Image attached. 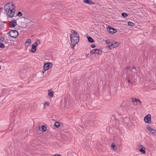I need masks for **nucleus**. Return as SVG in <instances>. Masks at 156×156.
<instances>
[{"mask_svg":"<svg viewBox=\"0 0 156 156\" xmlns=\"http://www.w3.org/2000/svg\"><path fill=\"white\" fill-rule=\"evenodd\" d=\"M71 32L72 34H70V37L71 40L70 45L72 48H73L79 41V35L75 30H72Z\"/></svg>","mask_w":156,"mask_h":156,"instance_id":"obj_1","label":"nucleus"},{"mask_svg":"<svg viewBox=\"0 0 156 156\" xmlns=\"http://www.w3.org/2000/svg\"><path fill=\"white\" fill-rule=\"evenodd\" d=\"M94 115H92L91 113H88L85 115L83 116L81 118L82 122L86 124L90 119H94L96 118Z\"/></svg>","mask_w":156,"mask_h":156,"instance_id":"obj_2","label":"nucleus"},{"mask_svg":"<svg viewBox=\"0 0 156 156\" xmlns=\"http://www.w3.org/2000/svg\"><path fill=\"white\" fill-rule=\"evenodd\" d=\"M4 8L6 14L9 17L12 18L13 17L15 12V10L10 9V8H9L7 5H5Z\"/></svg>","mask_w":156,"mask_h":156,"instance_id":"obj_3","label":"nucleus"},{"mask_svg":"<svg viewBox=\"0 0 156 156\" xmlns=\"http://www.w3.org/2000/svg\"><path fill=\"white\" fill-rule=\"evenodd\" d=\"M102 54V51L98 49H93L90 51V54L91 55L97 54L99 55H101Z\"/></svg>","mask_w":156,"mask_h":156,"instance_id":"obj_4","label":"nucleus"},{"mask_svg":"<svg viewBox=\"0 0 156 156\" xmlns=\"http://www.w3.org/2000/svg\"><path fill=\"white\" fill-rule=\"evenodd\" d=\"M144 120L146 123L151 124L152 122L151 115L149 114L145 116Z\"/></svg>","mask_w":156,"mask_h":156,"instance_id":"obj_5","label":"nucleus"},{"mask_svg":"<svg viewBox=\"0 0 156 156\" xmlns=\"http://www.w3.org/2000/svg\"><path fill=\"white\" fill-rule=\"evenodd\" d=\"M12 33L11 35L10 34V37L16 38L18 36L19 33L16 30H11Z\"/></svg>","mask_w":156,"mask_h":156,"instance_id":"obj_6","label":"nucleus"},{"mask_svg":"<svg viewBox=\"0 0 156 156\" xmlns=\"http://www.w3.org/2000/svg\"><path fill=\"white\" fill-rule=\"evenodd\" d=\"M52 65V64L51 62H47L45 63L44 66V69L46 71L51 68Z\"/></svg>","mask_w":156,"mask_h":156,"instance_id":"obj_7","label":"nucleus"},{"mask_svg":"<svg viewBox=\"0 0 156 156\" xmlns=\"http://www.w3.org/2000/svg\"><path fill=\"white\" fill-rule=\"evenodd\" d=\"M107 31L110 33L113 34L117 32V30L113 27H111L110 26H107Z\"/></svg>","mask_w":156,"mask_h":156,"instance_id":"obj_8","label":"nucleus"},{"mask_svg":"<svg viewBox=\"0 0 156 156\" xmlns=\"http://www.w3.org/2000/svg\"><path fill=\"white\" fill-rule=\"evenodd\" d=\"M9 27L11 28H14L17 25L16 20H14L9 22Z\"/></svg>","mask_w":156,"mask_h":156,"instance_id":"obj_9","label":"nucleus"},{"mask_svg":"<svg viewBox=\"0 0 156 156\" xmlns=\"http://www.w3.org/2000/svg\"><path fill=\"white\" fill-rule=\"evenodd\" d=\"M14 3L12 2H9L8 3L6 4L5 5H7V6L8 7L10 8V9L16 11L15 8L16 7L14 5Z\"/></svg>","mask_w":156,"mask_h":156,"instance_id":"obj_10","label":"nucleus"},{"mask_svg":"<svg viewBox=\"0 0 156 156\" xmlns=\"http://www.w3.org/2000/svg\"><path fill=\"white\" fill-rule=\"evenodd\" d=\"M146 128L150 132V133L154 136L156 135V133L155 130L151 128L149 126L147 125Z\"/></svg>","mask_w":156,"mask_h":156,"instance_id":"obj_11","label":"nucleus"},{"mask_svg":"<svg viewBox=\"0 0 156 156\" xmlns=\"http://www.w3.org/2000/svg\"><path fill=\"white\" fill-rule=\"evenodd\" d=\"M83 144L87 147H89L91 145V143L90 140L87 139H86L83 141Z\"/></svg>","mask_w":156,"mask_h":156,"instance_id":"obj_12","label":"nucleus"},{"mask_svg":"<svg viewBox=\"0 0 156 156\" xmlns=\"http://www.w3.org/2000/svg\"><path fill=\"white\" fill-rule=\"evenodd\" d=\"M94 119H90L89 120V121L86 124H85V126L87 127L88 126H93L94 125Z\"/></svg>","mask_w":156,"mask_h":156,"instance_id":"obj_13","label":"nucleus"},{"mask_svg":"<svg viewBox=\"0 0 156 156\" xmlns=\"http://www.w3.org/2000/svg\"><path fill=\"white\" fill-rule=\"evenodd\" d=\"M140 147H141L140 148H139V151L141 153L143 154H144L145 153V148L144 147H143L141 145H140L139 146Z\"/></svg>","mask_w":156,"mask_h":156,"instance_id":"obj_14","label":"nucleus"},{"mask_svg":"<svg viewBox=\"0 0 156 156\" xmlns=\"http://www.w3.org/2000/svg\"><path fill=\"white\" fill-rule=\"evenodd\" d=\"M47 129V127L45 125H43L41 127H39V129L43 132L45 131Z\"/></svg>","mask_w":156,"mask_h":156,"instance_id":"obj_15","label":"nucleus"},{"mask_svg":"<svg viewBox=\"0 0 156 156\" xmlns=\"http://www.w3.org/2000/svg\"><path fill=\"white\" fill-rule=\"evenodd\" d=\"M120 44V43L115 41L114 43H112L111 44V45L112 46V48H115L116 47H117L119 46Z\"/></svg>","mask_w":156,"mask_h":156,"instance_id":"obj_16","label":"nucleus"},{"mask_svg":"<svg viewBox=\"0 0 156 156\" xmlns=\"http://www.w3.org/2000/svg\"><path fill=\"white\" fill-rule=\"evenodd\" d=\"M37 46L34 44H33L32 45V49L30 50V51L32 52H34L36 50Z\"/></svg>","mask_w":156,"mask_h":156,"instance_id":"obj_17","label":"nucleus"},{"mask_svg":"<svg viewBox=\"0 0 156 156\" xmlns=\"http://www.w3.org/2000/svg\"><path fill=\"white\" fill-rule=\"evenodd\" d=\"M48 95L50 97H52L54 95V92L53 90L51 89L50 90H48Z\"/></svg>","mask_w":156,"mask_h":156,"instance_id":"obj_18","label":"nucleus"},{"mask_svg":"<svg viewBox=\"0 0 156 156\" xmlns=\"http://www.w3.org/2000/svg\"><path fill=\"white\" fill-rule=\"evenodd\" d=\"M83 2L85 3L93 4H94V2L91 0H84Z\"/></svg>","mask_w":156,"mask_h":156,"instance_id":"obj_19","label":"nucleus"},{"mask_svg":"<svg viewBox=\"0 0 156 156\" xmlns=\"http://www.w3.org/2000/svg\"><path fill=\"white\" fill-rule=\"evenodd\" d=\"M31 41L30 39H28L25 42V45L27 47L29 46L30 45V44L31 43Z\"/></svg>","mask_w":156,"mask_h":156,"instance_id":"obj_20","label":"nucleus"},{"mask_svg":"<svg viewBox=\"0 0 156 156\" xmlns=\"http://www.w3.org/2000/svg\"><path fill=\"white\" fill-rule=\"evenodd\" d=\"M87 38L88 41L89 42L93 43L94 42V39L91 37L88 36V37H87Z\"/></svg>","mask_w":156,"mask_h":156,"instance_id":"obj_21","label":"nucleus"},{"mask_svg":"<svg viewBox=\"0 0 156 156\" xmlns=\"http://www.w3.org/2000/svg\"><path fill=\"white\" fill-rule=\"evenodd\" d=\"M62 124L60 122H57L55 123L54 125L56 128H58L61 126Z\"/></svg>","mask_w":156,"mask_h":156,"instance_id":"obj_22","label":"nucleus"},{"mask_svg":"<svg viewBox=\"0 0 156 156\" xmlns=\"http://www.w3.org/2000/svg\"><path fill=\"white\" fill-rule=\"evenodd\" d=\"M111 147L112 148L114 151H116L117 149V148L115 146V145L112 143L111 145Z\"/></svg>","mask_w":156,"mask_h":156,"instance_id":"obj_23","label":"nucleus"},{"mask_svg":"<svg viewBox=\"0 0 156 156\" xmlns=\"http://www.w3.org/2000/svg\"><path fill=\"white\" fill-rule=\"evenodd\" d=\"M122 140V139L121 138H119L117 139V142L118 143V144L119 145H121L122 144L121 142Z\"/></svg>","mask_w":156,"mask_h":156,"instance_id":"obj_24","label":"nucleus"},{"mask_svg":"<svg viewBox=\"0 0 156 156\" xmlns=\"http://www.w3.org/2000/svg\"><path fill=\"white\" fill-rule=\"evenodd\" d=\"M131 98L132 100V101L133 102V104L134 105H135V102H136V101H138V99L136 98Z\"/></svg>","mask_w":156,"mask_h":156,"instance_id":"obj_25","label":"nucleus"},{"mask_svg":"<svg viewBox=\"0 0 156 156\" xmlns=\"http://www.w3.org/2000/svg\"><path fill=\"white\" fill-rule=\"evenodd\" d=\"M121 15L123 17H126L128 16V14L126 13L123 12L122 13Z\"/></svg>","mask_w":156,"mask_h":156,"instance_id":"obj_26","label":"nucleus"},{"mask_svg":"<svg viewBox=\"0 0 156 156\" xmlns=\"http://www.w3.org/2000/svg\"><path fill=\"white\" fill-rule=\"evenodd\" d=\"M128 24L129 26H133V25H134V23L130 21L128 22Z\"/></svg>","mask_w":156,"mask_h":156,"instance_id":"obj_27","label":"nucleus"},{"mask_svg":"<svg viewBox=\"0 0 156 156\" xmlns=\"http://www.w3.org/2000/svg\"><path fill=\"white\" fill-rule=\"evenodd\" d=\"M138 101H136V103L135 104V105H140L142 103V102L141 101H140L138 99Z\"/></svg>","mask_w":156,"mask_h":156,"instance_id":"obj_28","label":"nucleus"},{"mask_svg":"<svg viewBox=\"0 0 156 156\" xmlns=\"http://www.w3.org/2000/svg\"><path fill=\"white\" fill-rule=\"evenodd\" d=\"M5 47V45L3 43H2L0 42V48H4Z\"/></svg>","mask_w":156,"mask_h":156,"instance_id":"obj_29","label":"nucleus"},{"mask_svg":"<svg viewBox=\"0 0 156 156\" xmlns=\"http://www.w3.org/2000/svg\"><path fill=\"white\" fill-rule=\"evenodd\" d=\"M22 15V13L20 12L19 11L17 14L16 16L20 17Z\"/></svg>","mask_w":156,"mask_h":156,"instance_id":"obj_30","label":"nucleus"},{"mask_svg":"<svg viewBox=\"0 0 156 156\" xmlns=\"http://www.w3.org/2000/svg\"><path fill=\"white\" fill-rule=\"evenodd\" d=\"M49 102L48 101H45L44 104V107L46 106V105H47V106H49Z\"/></svg>","mask_w":156,"mask_h":156,"instance_id":"obj_31","label":"nucleus"},{"mask_svg":"<svg viewBox=\"0 0 156 156\" xmlns=\"http://www.w3.org/2000/svg\"><path fill=\"white\" fill-rule=\"evenodd\" d=\"M56 5H57L55 4L51 5V8L52 9H55L56 8Z\"/></svg>","mask_w":156,"mask_h":156,"instance_id":"obj_32","label":"nucleus"},{"mask_svg":"<svg viewBox=\"0 0 156 156\" xmlns=\"http://www.w3.org/2000/svg\"><path fill=\"white\" fill-rule=\"evenodd\" d=\"M5 39V38L4 37L1 36L0 37V41L1 42H3L4 41V40Z\"/></svg>","mask_w":156,"mask_h":156,"instance_id":"obj_33","label":"nucleus"},{"mask_svg":"<svg viewBox=\"0 0 156 156\" xmlns=\"http://www.w3.org/2000/svg\"><path fill=\"white\" fill-rule=\"evenodd\" d=\"M12 33V31H11V30L9 31L7 33V34L9 35V36H10V34H11Z\"/></svg>","mask_w":156,"mask_h":156,"instance_id":"obj_34","label":"nucleus"},{"mask_svg":"<svg viewBox=\"0 0 156 156\" xmlns=\"http://www.w3.org/2000/svg\"><path fill=\"white\" fill-rule=\"evenodd\" d=\"M90 46L92 48H94L96 47V45L94 44H91V45Z\"/></svg>","mask_w":156,"mask_h":156,"instance_id":"obj_35","label":"nucleus"},{"mask_svg":"<svg viewBox=\"0 0 156 156\" xmlns=\"http://www.w3.org/2000/svg\"><path fill=\"white\" fill-rule=\"evenodd\" d=\"M105 41V42L107 44H110L111 43V42L110 41L108 40H107Z\"/></svg>","mask_w":156,"mask_h":156,"instance_id":"obj_36","label":"nucleus"},{"mask_svg":"<svg viewBox=\"0 0 156 156\" xmlns=\"http://www.w3.org/2000/svg\"><path fill=\"white\" fill-rule=\"evenodd\" d=\"M36 42L38 44H40V41L39 40H37Z\"/></svg>","mask_w":156,"mask_h":156,"instance_id":"obj_37","label":"nucleus"},{"mask_svg":"<svg viewBox=\"0 0 156 156\" xmlns=\"http://www.w3.org/2000/svg\"><path fill=\"white\" fill-rule=\"evenodd\" d=\"M108 47L110 49H112V46L111 45V44L110 45H108Z\"/></svg>","mask_w":156,"mask_h":156,"instance_id":"obj_38","label":"nucleus"},{"mask_svg":"<svg viewBox=\"0 0 156 156\" xmlns=\"http://www.w3.org/2000/svg\"><path fill=\"white\" fill-rule=\"evenodd\" d=\"M33 44L35 45L36 46H37L38 45V44H37V42H34Z\"/></svg>","mask_w":156,"mask_h":156,"instance_id":"obj_39","label":"nucleus"},{"mask_svg":"<svg viewBox=\"0 0 156 156\" xmlns=\"http://www.w3.org/2000/svg\"><path fill=\"white\" fill-rule=\"evenodd\" d=\"M53 156H61L60 154H55V155H53Z\"/></svg>","mask_w":156,"mask_h":156,"instance_id":"obj_40","label":"nucleus"},{"mask_svg":"<svg viewBox=\"0 0 156 156\" xmlns=\"http://www.w3.org/2000/svg\"><path fill=\"white\" fill-rule=\"evenodd\" d=\"M127 82L128 83H130V80L129 79V77H128V78Z\"/></svg>","mask_w":156,"mask_h":156,"instance_id":"obj_41","label":"nucleus"},{"mask_svg":"<svg viewBox=\"0 0 156 156\" xmlns=\"http://www.w3.org/2000/svg\"><path fill=\"white\" fill-rule=\"evenodd\" d=\"M130 69V67H129L128 66H127V67H126V69Z\"/></svg>","mask_w":156,"mask_h":156,"instance_id":"obj_42","label":"nucleus"},{"mask_svg":"<svg viewBox=\"0 0 156 156\" xmlns=\"http://www.w3.org/2000/svg\"><path fill=\"white\" fill-rule=\"evenodd\" d=\"M133 69H135V70L136 71V68L135 67H133Z\"/></svg>","mask_w":156,"mask_h":156,"instance_id":"obj_43","label":"nucleus"},{"mask_svg":"<svg viewBox=\"0 0 156 156\" xmlns=\"http://www.w3.org/2000/svg\"><path fill=\"white\" fill-rule=\"evenodd\" d=\"M1 66H0V69H1Z\"/></svg>","mask_w":156,"mask_h":156,"instance_id":"obj_44","label":"nucleus"},{"mask_svg":"<svg viewBox=\"0 0 156 156\" xmlns=\"http://www.w3.org/2000/svg\"><path fill=\"white\" fill-rule=\"evenodd\" d=\"M154 8H156V6H155V7Z\"/></svg>","mask_w":156,"mask_h":156,"instance_id":"obj_45","label":"nucleus"},{"mask_svg":"<svg viewBox=\"0 0 156 156\" xmlns=\"http://www.w3.org/2000/svg\"><path fill=\"white\" fill-rule=\"evenodd\" d=\"M1 61H2L0 60V62H1Z\"/></svg>","mask_w":156,"mask_h":156,"instance_id":"obj_46","label":"nucleus"}]
</instances>
